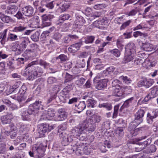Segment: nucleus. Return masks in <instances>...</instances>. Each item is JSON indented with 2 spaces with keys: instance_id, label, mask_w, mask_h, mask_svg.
<instances>
[{
  "instance_id": "nucleus-1",
  "label": "nucleus",
  "mask_w": 158,
  "mask_h": 158,
  "mask_svg": "<svg viewBox=\"0 0 158 158\" xmlns=\"http://www.w3.org/2000/svg\"><path fill=\"white\" fill-rule=\"evenodd\" d=\"M101 119V117L96 115H93L87 118L86 121L81 124L84 133L94 131L95 129V123L99 122Z\"/></svg>"
},
{
  "instance_id": "nucleus-2",
  "label": "nucleus",
  "mask_w": 158,
  "mask_h": 158,
  "mask_svg": "<svg viewBox=\"0 0 158 158\" xmlns=\"http://www.w3.org/2000/svg\"><path fill=\"white\" fill-rule=\"evenodd\" d=\"M73 87L71 83L68 84L61 91L59 96L61 102L63 103L68 102L69 104H72L78 101V98L74 97L69 100L70 95L69 92L73 90Z\"/></svg>"
},
{
  "instance_id": "nucleus-3",
  "label": "nucleus",
  "mask_w": 158,
  "mask_h": 158,
  "mask_svg": "<svg viewBox=\"0 0 158 158\" xmlns=\"http://www.w3.org/2000/svg\"><path fill=\"white\" fill-rule=\"evenodd\" d=\"M67 125L65 123L60 125L58 127V133L61 139V143L63 145L66 146L73 140V137L69 134H67L65 131L67 128Z\"/></svg>"
},
{
  "instance_id": "nucleus-4",
  "label": "nucleus",
  "mask_w": 158,
  "mask_h": 158,
  "mask_svg": "<svg viewBox=\"0 0 158 158\" xmlns=\"http://www.w3.org/2000/svg\"><path fill=\"white\" fill-rule=\"evenodd\" d=\"M34 61H32L27 65V67L29 68L28 70L31 71V73H30L31 74H29V76L30 79L32 80L36 78L37 77L41 76L43 73L42 69L40 67L34 65Z\"/></svg>"
},
{
  "instance_id": "nucleus-5",
  "label": "nucleus",
  "mask_w": 158,
  "mask_h": 158,
  "mask_svg": "<svg viewBox=\"0 0 158 158\" xmlns=\"http://www.w3.org/2000/svg\"><path fill=\"white\" fill-rule=\"evenodd\" d=\"M10 131H2L1 135V138L5 139L6 136L10 135L11 139H14L16 136L17 133V127L13 123H10L9 125Z\"/></svg>"
},
{
  "instance_id": "nucleus-6",
  "label": "nucleus",
  "mask_w": 158,
  "mask_h": 158,
  "mask_svg": "<svg viewBox=\"0 0 158 158\" xmlns=\"http://www.w3.org/2000/svg\"><path fill=\"white\" fill-rule=\"evenodd\" d=\"M144 114V112L143 110H140L135 114V118L134 121L130 123V127L133 126L134 127H136L142 122V117Z\"/></svg>"
},
{
  "instance_id": "nucleus-7",
  "label": "nucleus",
  "mask_w": 158,
  "mask_h": 158,
  "mask_svg": "<svg viewBox=\"0 0 158 158\" xmlns=\"http://www.w3.org/2000/svg\"><path fill=\"white\" fill-rule=\"evenodd\" d=\"M47 145H43L42 143L40 144H35L33 145L32 150L39 158H41L44 156L45 150V148Z\"/></svg>"
},
{
  "instance_id": "nucleus-8",
  "label": "nucleus",
  "mask_w": 158,
  "mask_h": 158,
  "mask_svg": "<svg viewBox=\"0 0 158 158\" xmlns=\"http://www.w3.org/2000/svg\"><path fill=\"white\" fill-rule=\"evenodd\" d=\"M84 143H80L76 141H73L71 145L70 150L71 152H75L77 155H81Z\"/></svg>"
},
{
  "instance_id": "nucleus-9",
  "label": "nucleus",
  "mask_w": 158,
  "mask_h": 158,
  "mask_svg": "<svg viewBox=\"0 0 158 158\" xmlns=\"http://www.w3.org/2000/svg\"><path fill=\"white\" fill-rule=\"evenodd\" d=\"M38 128V132L40 137H43L47 132L50 131L53 129L52 126L45 123L39 125Z\"/></svg>"
},
{
  "instance_id": "nucleus-10",
  "label": "nucleus",
  "mask_w": 158,
  "mask_h": 158,
  "mask_svg": "<svg viewBox=\"0 0 158 158\" xmlns=\"http://www.w3.org/2000/svg\"><path fill=\"white\" fill-rule=\"evenodd\" d=\"M153 83L152 79L143 77L137 83L136 85L139 87L143 86L148 88L151 86Z\"/></svg>"
},
{
  "instance_id": "nucleus-11",
  "label": "nucleus",
  "mask_w": 158,
  "mask_h": 158,
  "mask_svg": "<svg viewBox=\"0 0 158 158\" xmlns=\"http://www.w3.org/2000/svg\"><path fill=\"white\" fill-rule=\"evenodd\" d=\"M84 19L81 15H76V19L74 21L75 27L78 31L83 27V24L85 23Z\"/></svg>"
},
{
  "instance_id": "nucleus-12",
  "label": "nucleus",
  "mask_w": 158,
  "mask_h": 158,
  "mask_svg": "<svg viewBox=\"0 0 158 158\" xmlns=\"http://www.w3.org/2000/svg\"><path fill=\"white\" fill-rule=\"evenodd\" d=\"M71 133L73 135H71L73 137V140L72 141H73V136L78 139L79 136L81 135V133H84L83 131V129H82L81 125L80 124L77 127H75L72 130Z\"/></svg>"
},
{
  "instance_id": "nucleus-13",
  "label": "nucleus",
  "mask_w": 158,
  "mask_h": 158,
  "mask_svg": "<svg viewBox=\"0 0 158 158\" xmlns=\"http://www.w3.org/2000/svg\"><path fill=\"white\" fill-rule=\"evenodd\" d=\"M34 9L33 7L30 5L24 6L22 8V12L25 16L31 17L34 15Z\"/></svg>"
},
{
  "instance_id": "nucleus-14",
  "label": "nucleus",
  "mask_w": 158,
  "mask_h": 158,
  "mask_svg": "<svg viewBox=\"0 0 158 158\" xmlns=\"http://www.w3.org/2000/svg\"><path fill=\"white\" fill-rule=\"evenodd\" d=\"M112 95L118 97V99H122L124 97L122 87L120 86H117V88L114 89L112 93Z\"/></svg>"
},
{
  "instance_id": "nucleus-15",
  "label": "nucleus",
  "mask_w": 158,
  "mask_h": 158,
  "mask_svg": "<svg viewBox=\"0 0 158 158\" xmlns=\"http://www.w3.org/2000/svg\"><path fill=\"white\" fill-rule=\"evenodd\" d=\"M58 112L59 114L55 117L54 121H63L66 118L67 113L64 111L63 109H59Z\"/></svg>"
},
{
  "instance_id": "nucleus-16",
  "label": "nucleus",
  "mask_w": 158,
  "mask_h": 158,
  "mask_svg": "<svg viewBox=\"0 0 158 158\" xmlns=\"http://www.w3.org/2000/svg\"><path fill=\"white\" fill-rule=\"evenodd\" d=\"M13 115L12 113L6 115L2 116L0 119L2 123L3 124L9 123L13 118Z\"/></svg>"
},
{
  "instance_id": "nucleus-17",
  "label": "nucleus",
  "mask_w": 158,
  "mask_h": 158,
  "mask_svg": "<svg viewBox=\"0 0 158 158\" xmlns=\"http://www.w3.org/2000/svg\"><path fill=\"white\" fill-rule=\"evenodd\" d=\"M18 41L16 42V44L14 45L12 48V50L15 52V53L16 55H20L23 52L24 50L19 45V44H17Z\"/></svg>"
},
{
  "instance_id": "nucleus-18",
  "label": "nucleus",
  "mask_w": 158,
  "mask_h": 158,
  "mask_svg": "<svg viewBox=\"0 0 158 158\" xmlns=\"http://www.w3.org/2000/svg\"><path fill=\"white\" fill-rule=\"evenodd\" d=\"M108 81L107 79H103L100 80L98 81L96 85V88L99 90H101L106 87L107 85V82Z\"/></svg>"
},
{
  "instance_id": "nucleus-19",
  "label": "nucleus",
  "mask_w": 158,
  "mask_h": 158,
  "mask_svg": "<svg viewBox=\"0 0 158 158\" xmlns=\"http://www.w3.org/2000/svg\"><path fill=\"white\" fill-rule=\"evenodd\" d=\"M125 52L135 53V45L133 42H130L128 43L125 47Z\"/></svg>"
},
{
  "instance_id": "nucleus-20",
  "label": "nucleus",
  "mask_w": 158,
  "mask_h": 158,
  "mask_svg": "<svg viewBox=\"0 0 158 158\" xmlns=\"http://www.w3.org/2000/svg\"><path fill=\"white\" fill-rule=\"evenodd\" d=\"M81 45V43H77L73 44L69 47L68 48L69 51L71 53H75L79 49Z\"/></svg>"
},
{
  "instance_id": "nucleus-21",
  "label": "nucleus",
  "mask_w": 158,
  "mask_h": 158,
  "mask_svg": "<svg viewBox=\"0 0 158 158\" xmlns=\"http://www.w3.org/2000/svg\"><path fill=\"white\" fill-rule=\"evenodd\" d=\"M135 54L134 53L125 52L123 58L124 63H126L132 60L135 57Z\"/></svg>"
},
{
  "instance_id": "nucleus-22",
  "label": "nucleus",
  "mask_w": 158,
  "mask_h": 158,
  "mask_svg": "<svg viewBox=\"0 0 158 158\" xmlns=\"http://www.w3.org/2000/svg\"><path fill=\"white\" fill-rule=\"evenodd\" d=\"M0 19L3 23H11L13 21L12 19L10 17L1 12H0Z\"/></svg>"
},
{
  "instance_id": "nucleus-23",
  "label": "nucleus",
  "mask_w": 158,
  "mask_h": 158,
  "mask_svg": "<svg viewBox=\"0 0 158 158\" xmlns=\"http://www.w3.org/2000/svg\"><path fill=\"white\" fill-rule=\"evenodd\" d=\"M30 43V41L28 37H23L21 38V42L19 45L24 50Z\"/></svg>"
},
{
  "instance_id": "nucleus-24",
  "label": "nucleus",
  "mask_w": 158,
  "mask_h": 158,
  "mask_svg": "<svg viewBox=\"0 0 158 158\" xmlns=\"http://www.w3.org/2000/svg\"><path fill=\"white\" fill-rule=\"evenodd\" d=\"M141 48L147 52L152 51L154 49L153 45L148 43H143Z\"/></svg>"
},
{
  "instance_id": "nucleus-25",
  "label": "nucleus",
  "mask_w": 158,
  "mask_h": 158,
  "mask_svg": "<svg viewBox=\"0 0 158 158\" xmlns=\"http://www.w3.org/2000/svg\"><path fill=\"white\" fill-rule=\"evenodd\" d=\"M29 126L27 125L21 123L20 125L19 130V133L20 135L24 132H27L29 129Z\"/></svg>"
},
{
  "instance_id": "nucleus-26",
  "label": "nucleus",
  "mask_w": 158,
  "mask_h": 158,
  "mask_svg": "<svg viewBox=\"0 0 158 158\" xmlns=\"http://www.w3.org/2000/svg\"><path fill=\"white\" fill-rule=\"evenodd\" d=\"M46 113L47 115V117L48 118V120H54L55 118V112L52 109H49L46 111Z\"/></svg>"
},
{
  "instance_id": "nucleus-27",
  "label": "nucleus",
  "mask_w": 158,
  "mask_h": 158,
  "mask_svg": "<svg viewBox=\"0 0 158 158\" xmlns=\"http://www.w3.org/2000/svg\"><path fill=\"white\" fill-rule=\"evenodd\" d=\"M31 114H30L29 112L27 110H25L22 113L21 116L23 120H31Z\"/></svg>"
},
{
  "instance_id": "nucleus-28",
  "label": "nucleus",
  "mask_w": 158,
  "mask_h": 158,
  "mask_svg": "<svg viewBox=\"0 0 158 158\" xmlns=\"http://www.w3.org/2000/svg\"><path fill=\"white\" fill-rule=\"evenodd\" d=\"M136 127H134L132 126L131 127H130V124L128 127V130L130 132V136L132 137L135 136L138 134L139 128L135 129Z\"/></svg>"
},
{
  "instance_id": "nucleus-29",
  "label": "nucleus",
  "mask_w": 158,
  "mask_h": 158,
  "mask_svg": "<svg viewBox=\"0 0 158 158\" xmlns=\"http://www.w3.org/2000/svg\"><path fill=\"white\" fill-rule=\"evenodd\" d=\"M26 27L21 25H19L15 27L12 30V31L16 33L21 32L25 30Z\"/></svg>"
},
{
  "instance_id": "nucleus-30",
  "label": "nucleus",
  "mask_w": 158,
  "mask_h": 158,
  "mask_svg": "<svg viewBox=\"0 0 158 158\" xmlns=\"http://www.w3.org/2000/svg\"><path fill=\"white\" fill-rule=\"evenodd\" d=\"M134 98L133 97H132L126 100L123 105L121 107L120 110L121 111L125 107H128L129 105L132 103V101L134 100Z\"/></svg>"
},
{
  "instance_id": "nucleus-31",
  "label": "nucleus",
  "mask_w": 158,
  "mask_h": 158,
  "mask_svg": "<svg viewBox=\"0 0 158 158\" xmlns=\"http://www.w3.org/2000/svg\"><path fill=\"white\" fill-rule=\"evenodd\" d=\"M151 93H150L152 97L154 98L158 95V87L154 86L150 89Z\"/></svg>"
},
{
  "instance_id": "nucleus-32",
  "label": "nucleus",
  "mask_w": 158,
  "mask_h": 158,
  "mask_svg": "<svg viewBox=\"0 0 158 158\" xmlns=\"http://www.w3.org/2000/svg\"><path fill=\"white\" fill-rule=\"evenodd\" d=\"M18 9L17 6H10L8 8L7 13L9 14L14 15Z\"/></svg>"
},
{
  "instance_id": "nucleus-33",
  "label": "nucleus",
  "mask_w": 158,
  "mask_h": 158,
  "mask_svg": "<svg viewBox=\"0 0 158 158\" xmlns=\"http://www.w3.org/2000/svg\"><path fill=\"white\" fill-rule=\"evenodd\" d=\"M28 59V57L23 58H18L16 59L17 64L20 66L22 64H23L24 62L26 61Z\"/></svg>"
},
{
  "instance_id": "nucleus-34",
  "label": "nucleus",
  "mask_w": 158,
  "mask_h": 158,
  "mask_svg": "<svg viewBox=\"0 0 158 158\" xmlns=\"http://www.w3.org/2000/svg\"><path fill=\"white\" fill-rule=\"evenodd\" d=\"M122 89L124 97L127 95L130 94L132 91L131 87L130 86L122 87Z\"/></svg>"
},
{
  "instance_id": "nucleus-35",
  "label": "nucleus",
  "mask_w": 158,
  "mask_h": 158,
  "mask_svg": "<svg viewBox=\"0 0 158 158\" xmlns=\"http://www.w3.org/2000/svg\"><path fill=\"white\" fill-rule=\"evenodd\" d=\"M28 111L31 114H34L38 112V111L36 109L33 103L31 104L29 106Z\"/></svg>"
},
{
  "instance_id": "nucleus-36",
  "label": "nucleus",
  "mask_w": 158,
  "mask_h": 158,
  "mask_svg": "<svg viewBox=\"0 0 158 158\" xmlns=\"http://www.w3.org/2000/svg\"><path fill=\"white\" fill-rule=\"evenodd\" d=\"M85 145L86 144L84 143V146H83L82 155L85 154L88 155L89 154L90 152L91 149L90 148L89 146Z\"/></svg>"
},
{
  "instance_id": "nucleus-37",
  "label": "nucleus",
  "mask_w": 158,
  "mask_h": 158,
  "mask_svg": "<svg viewBox=\"0 0 158 158\" xmlns=\"http://www.w3.org/2000/svg\"><path fill=\"white\" fill-rule=\"evenodd\" d=\"M33 104L37 111L38 110H42L43 109L44 106L41 101H36L35 102L33 103Z\"/></svg>"
},
{
  "instance_id": "nucleus-38",
  "label": "nucleus",
  "mask_w": 158,
  "mask_h": 158,
  "mask_svg": "<svg viewBox=\"0 0 158 158\" xmlns=\"http://www.w3.org/2000/svg\"><path fill=\"white\" fill-rule=\"evenodd\" d=\"M57 6H59V9L60 12H63L65 11L68 8V6L65 3H64L63 2L60 3V4L56 3Z\"/></svg>"
},
{
  "instance_id": "nucleus-39",
  "label": "nucleus",
  "mask_w": 158,
  "mask_h": 158,
  "mask_svg": "<svg viewBox=\"0 0 158 158\" xmlns=\"http://www.w3.org/2000/svg\"><path fill=\"white\" fill-rule=\"evenodd\" d=\"M116 45L117 48L119 50H122L124 47L123 41V40L121 39H117L116 42Z\"/></svg>"
},
{
  "instance_id": "nucleus-40",
  "label": "nucleus",
  "mask_w": 158,
  "mask_h": 158,
  "mask_svg": "<svg viewBox=\"0 0 158 158\" xmlns=\"http://www.w3.org/2000/svg\"><path fill=\"white\" fill-rule=\"evenodd\" d=\"M95 37L93 36H87L84 38V42L86 44L92 43L94 40Z\"/></svg>"
},
{
  "instance_id": "nucleus-41",
  "label": "nucleus",
  "mask_w": 158,
  "mask_h": 158,
  "mask_svg": "<svg viewBox=\"0 0 158 158\" xmlns=\"http://www.w3.org/2000/svg\"><path fill=\"white\" fill-rule=\"evenodd\" d=\"M70 15L68 14H64L60 15L59 17V22L62 23L65 20L68 19L70 18Z\"/></svg>"
},
{
  "instance_id": "nucleus-42",
  "label": "nucleus",
  "mask_w": 158,
  "mask_h": 158,
  "mask_svg": "<svg viewBox=\"0 0 158 158\" xmlns=\"http://www.w3.org/2000/svg\"><path fill=\"white\" fill-rule=\"evenodd\" d=\"M87 103L88 107L93 108L94 107V105L96 103V102L93 98H91L88 99L87 101Z\"/></svg>"
},
{
  "instance_id": "nucleus-43",
  "label": "nucleus",
  "mask_w": 158,
  "mask_h": 158,
  "mask_svg": "<svg viewBox=\"0 0 158 158\" xmlns=\"http://www.w3.org/2000/svg\"><path fill=\"white\" fill-rule=\"evenodd\" d=\"M152 139L149 138L146 141L142 143H138L139 146H145V148L146 147L149 145L151 142Z\"/></svg>"
},
{
  "instance_id": "nucleus-44",
  "label": "nucleus",
  "mask_w": 158,
  "mask_h": 158,
  "mask_svg": "<svg viewBox=\"0 0 158 158\" xmlns=\"http://www.w3.org/2000/svg\"><path fill=\"white\" fill-rule=\"evenodd\" d=\"M156 136H158V122L154 123L151 128Z\"/></svg>"
},
{
  "instance_id": "nucleus-45",
  "label": "nucleus",
  "mask_w": 158,
  "mask_h": 158,
  "mask_svg": "<svg viewBox=\"0 0 158 158\" xmlns=\"http://www.w3.org/2000/svg\"><path fill=\"white\" fill-rule=\"evenodd\" d=\"M98 106L100 108L104 107L108 110H111L112 108L111 104L108 103H103L100 104Z\"/></svg>"
},
{
  "instance_id": "nucleus-46",
  "label": "nucleus",
  "mask_w": 158,
  "mask_h": 158,
  "mask_svg": "<svg viewBox=\"0 0 158 158\" xmlns=\"http://www.w3.org/2000/svg\"><path fill=\"white\" fill-rule=\"evenodd\" d=\"M6 64L4 62H0V73L4 74L5 73Z\"/></svg>"
},
{
  "instance_id": "nucleus-47",
  "label": "nucleus",
  "mask_w": 158,
  "mask_h": 158,
  "mask_svg": "<svg viewBox=\"0 0 158 158\" xmlns=\"http://www.w3.org/2000/svg\"><path fill=\"white\" fill-rule=\"evenodd\" d=\"M131 20H129L123 23L120 27V29L123 30L128 26L131 22Z\"/></svg>"
},
{
  "instance_id": "nucleus-48",
  "label": "nucleus",
  "mask_w": 158,
  "mask_h": 158,
  "mask_svg": "<svg viewBox=\"0 0 158 158\" xmlns=\"http://www.w3.org/2000/svg\"><path fill=\"white\" fill-rule=\"evenodd\" d=\"M62 37V35L59 32H55L52 35V38L59 42Z\"/></svg>"
},
{
  "instance_id": "nucleus-49",
  "label": "nucleus",
  "mask_w": 158,
  "mask_h": 158,
  "mask_svg": "<svg viewBox=\"0 0 158 158\" xmlns=\"http://www.w3.org/2000/svg\"><path fill=\"white\" fill-rule=\"evenodd\" d=\"M40 33L38 32H36L33 34L31 36V39L35 42L38 40L39 38Z\"/></svg>"
},
{
  "instance_id": "nucleus-50",
  "label": "nucleus",
  "mask_w": 158,
  "mask_h": 158,
  "mask_svg": "<svg viewBox=\"0 0 158 158\" xmlns=\"http://www.w3.org/2000/svg\"><path fill=\"white\" fill-rule=\"evenodd\" d=\"M8 39L9 40L11 41H15L18 39L17 36L16 35L13 33H10L9 34Z\"/></svg>"
},
{
  "instance_id": "nucleus-51",
  "label": "nucleus",
  "mask_w": 158,
  "mask_h": 158,
  "mask_svg": "<svg viewBox=\"0 0 158 158\" xmlns=\"http://www.w3.org/2000/svg\"><path fill=\"white\" fill-rule=\"evenodd\" d=\"M39 64L41 66H43L44 68H48L50 66V64L46 62L45 60H40L39 61Z\"/></svg>"
},
{
  "instance_id": "nucleus-52",
  "label": "nucleus",
  "mask_w": 158,
  "mask_h": 158,
  "mask_svg": "<svg viewBox=\"0 0 158 158\" xmlns=\"http://www.w3.org/2000/svg\"><path fill=\"white\" fill-rule=\"evenodd\" d=\"M6 151V145L4 143H0V154H4Z\"/></svg>"
},
{
  "instance_id": "nucleus-53",
  "label": "nucleus",
  "mask_w": 158,
  "mask_h": 158,
  "mask_svg": "<svg viewBox=\"0 0 158 158\" xmlns=\"http://www.w3.org/2000/svg\"><path fill=\"white\" fill-rule=\"evenodd\" d=\"M111 53L116 57H119L120 55V51L117 49H115L110 51Z\"/></svg>"
},
{
  "instance_id": "nucleus-54",
  "label": "nucleus",
  "mask_w": 158,
  "mask_h": 158,
  "mask_svg": "<svg viewBox=\"0 0 158 158\" xmlns=\"http://www.w3.org/2000/svg\"><path fill=\"white\" fill-rule=\"evenodd\" d=\"M143 62V60L140 58H135L134 60L133 65L134 66L139 65L141 64Z\"/></svg>"
},
{
  "instance_id": "nucleus-55",
  "label": "nucleus",
  "mask_w": 158,
  "mask_h": 158,
  "mask_svg": "<svg viewBox=\"0 0 158 158\" xmlns=\"http://www.w3.org/2000/svg\"><path fill=\"white\" fill-rule=\"evenodd\" d=\"M70 25L71 24L69 23L64 24L62 26L61 31H68L69 27Z\"/></svg>"
},
{
  "instance_id": "nucleus-56",
  "label": "nucleus",
  "mask_w": 158,
  "mask_h": 158,
  "mask_svg": "<svg viewBox=\"0 0 158 158\" xmlns=\"http://www.w3.org/2000/svg\"><path fill=\"white\" fill-rule=\"evenodd\" d=\"M123 128L122 127H118L117 128L116 131V134L120 137H122L123 135Z\"/></svg>"
},
{
  "instance_id": "nucleus-57",
  "label": "nucleus",
  "mask_w": 158,
  "mask_h": 158,
  "mask_svg": "<svg viewBox=\"0 0 158 158\" xmlns=\"http://www.w3.org/2000/svg\"><path fill=\"white\" fill-rule=\"evenodd\" d=\"M77 108L81 110H84L86 107L85 102H80L77 106Z\"/></svg>"
},
{
  "instance_id": "nucleus-58",
  "label": "nucleus",
  "mask_w": 158,
  "mask_h": 158,
  "mask_svg": "<svg viewBox=\"0 0 158 158\" xmlns=\"http://www.w3.org/2000/svg\"><path fill=\"white\" fill-rule=\"evenodd\" d=\"M52 16L50 15H47L45 14L43 15L42 16L43 22L50 20Z\"/></svg>"
},
{
  "instance_id": "nucleus-59",
  "label": "nucleus",
  "mask_w": 158,
  "mask_h": 158,
  "mask_svg": "<svg viewBox=\"0 0 158 158\" xmlns=\"http://www.w3.org/2000/svg\"><path fill=\"white\" fill-rule=\"evenodd\" d=\"M119 79L120 80H123V82L127 84L130 83L131 81L129 78H128L127 76H121L120 77Z\"/></svg>"
},
{
  "instance_id": "nucleus-60",
  "label": "nucleus",
  "mask_w": 158,
  "mask_h": 158,
  "mask_svg": "<svg viewBox=\"0 0 158 158\" xmlns=\"http://www.w3.org/2000/svg\"><path fill=\"white\" fill-rule=\"evenodd\" d=\"M27 88L25 85H23L20 88L19 91V93L21 95L24 94L26 92Z\"/></svg>"
},
{
  "instance_id": "nucleus-61",
  "label": "nucleus",
  "mask_w": 158,
  "mask_h": 158,
  "mask_svg": "<svg viewBox=\"0 0 158 158\" xmlns=\"http://www.w3.org/2000/svg\"><path fill=\"white\" fill-rule=\"evenodd\" d=\"M145 28H146V27L145 26L144 23H141L140 24L137 25L136 27H134L133 28V30L134 31H136Z\"/></svg>"
},
{
  "instance_id": "nucleus-62",
  "label": "nucleus",
  "mask_w": 158,
  "mask_h": 158,
  "mask_svg": "<svg viewBox=\"0 0 158 158\" xmlns=\"http://www.w3.org/2000/svg\"><path fill=\"white\" fill-rule=\"evenodd\" d=\"M57 81L56 79L53 77H50L48 79L47 82L50 84L55 83Z\"/></svg>"
},
{
  "instance_id": "nucleus-63",
  "label": "nucleus",
  "mask_w": 158,
  "mask_h": 158,
  "mask_svg": "<svg viewBox=\"0 0 158 158\" xmlns=\"http://www.w3.org/2000/svg\"><path fill=\"white\" fill-rule=\"evenodd\" d=\"M156 150V148L155 146L154 145H152L150 146L148 148L147 152V153H150L151 152H154Z\"/></svg>"
},
{
  "instance_id": "nucleus-64",
  "label": "nucleus",
  "mask_w": 158,
  "mask_h": 158,
  "mask_svg": "<svg viewBox=\"0 0 158 158\" xmlns=\"http://www.w3.org/2000/svg\"><path fill=\"white\" fill-rule=\"evenodd\" d=\"M56 4V3L55 2L52 1L49 3H47L46 5V6L49 9H52L54 8V5Z\"/></svg>"
}]
</instances>
